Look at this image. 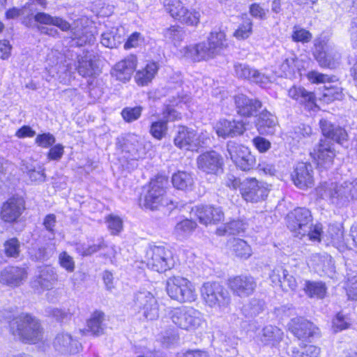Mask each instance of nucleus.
Here are the masks:
<instances>
[{"label": "nucleus", "instance_id": "61", "mask_svg": "<svg viewBox=\"0 0 357 357\" xmlns=\"http://www.w3.org/2000/svg\"><path fill=\"white\" fill-rule=\"evenodd\" d=\"M4 252L7 257L16 258L20 255V242L16 238L6 241L3 245Z\"/></svg>", "mask_w": 357, "mask_h": 357}, {"label": "nucleus", "instance_id": "2", "mask_svg": "<svg viewBox=\"0 0 357 357\" xmlns=\"http://www.w3.org/2000/svg\"><path fill=\"white\" fill-rule=\"evenodd\" d=\"M167 179L163 176H157L151 179L149 190L144 197L143 205L150 210H162L164 213L171 211L177 203L165 196Z\"/></svg>", "mask_w": 357, "mask_h": 357}, {"label": "nucleus", "instance_id": "22", "mask_svg": "<svg viewBox=\"0 0 357 357\" xmlns=\"http://www.w3.org/2000/svg\"><path fill=\"white\" fill-rule=\"evenodd\" d=\"M294 184L300 189L312 188L314 185L312 167L309 163L298 162L291 174Z\"/></svg>", "mask_w": 357, "mask_h": 357}, {"label": "nucleus", "instance_id": "53", "mask_svg": "<svg viewBox=\"0 0 357 357\" xmlns=\"http://www.w3.org/2000/svg\"><path fill=\"white\" fill-rule=\"evenodd\" d=\"M263 310V303L257 299H252L243 305L242 311L245 317H252L258 315Z\"/></svg>", "mask_w": 357, "mask_h": 357}, {"label": "nucleus", "instance_id": "12", "mask_svg": "<svg viewBox=\"0 0 357 357\" xmlns=\"http://www.w3.org/2000/svg\"><path fill=\"white\" fill-rule=\"evenodd\" d=\"M227 153L226 156L229 157L235 165L242 171H249L255 165V157L249 149L234 141L227 142Z\"/></svg>", "mask_w": 357, "mask_h": 357}, {"label": "nucleus", "instance_id": "19", "mask_svg": "<svg viewBox=\"0 0 357 357\" xmlns=\"http://www.w3.org/2000/svg\"><path fill=\"white\" fill-rule=\"evenodd\" d=\"M289 330L298 340H308L318 335L319 328L312 322L303 317H295L291 319Z\"/></svg>", "mask_w": 357, "mask_h": 357}, {"label": "nucleus", "instance_id": "11", "mask_svg": "<svg viewBox=\"0 0 357 357\" xmlns=\"http://www.w3.org/2000/svg\"><path fill=\"white\" fill-rule=\"evenodd\" d=\"M171 319L178 327L186 331L197 328L202 324L201 313L191 307H176L169 313Z\"/></svg>", "mask_w": 357, "mask_h": 357}, {"label": "nucleus", "instance_id": "20", "mask_svg": "<svg viewBox=\"0 0 357 357\" xmlns=\"http://www.w3.org/2000/svg\"><path fill=\"white\" fill-rule=\"evenodd\" d=\"M24 200L20 197H13L4 202L1 207V217L5 223H14L24 210Z\"/></svg>", "mask_w": 357, "mask_h": 357}, {"label": "nucleus", "instance_id": "29", "mask_svg": "<svg viewBox=\"0 0 357 357\" xmlns=\"http://www.w3.org/2000/svg\"><path fill=\"white\" fill-rule=\"evenodd\" d=\"M54 348L62 353L75 354L82 348L81 344L67 333H59L54 341Z\"/></svg>", "mask_w": 357, "mask_h": 357}, {"label": "nucleus", "instance_id": "8", "mask_svg": "<svg viewBox=\"0 0 357 357\" xmlns=\"http://www.w3.org/2000/svg\"><path fill=\"white\" fill-rule=\"evenodd\" d=\"M314 56L323 68H336L340 63L341 53L333 43L326 38H321L314 44Z\"/></svg>", "mask_w": 357, "mask_h": 357}, {"label": "nucleus", "instance_id": "47", "mask_svg": "<svg viewBox=\"0 0 357 357\" xmlns=\"http://www.w3.org/2000/svg\"><path fill=\"white\" fill-rule=\"evenodd\" d=\"M232 251L241 258L248 259L252 255L250 246L244 241L240 238H234L231 245Z\"/></svg>", "mask_w": 357, "mask_h": 357}, {"label": "nucleus", "instance_id": "24", "mask_svg": "<svg viewBox=\"0 0 357 357\" xmlns=\"http://www.w3.org/2000/svg\"><path fill=\"white\" fill-rule=\"evenodd\" d=\"M288 96L310 112H316L319 109L314 93L307 91L303 86H293L289 89Z\"/></svg>", "mask_w": 357, "mask_h": 357}, {"label": "nucleus", "instance_id": "26", "mask_svg": "<svg viewBox=\"0 0 357 357\" xmlns=\"http://www.w3.org/2000/svg\"><path fill=\"white\" fill-rule=\"evenodd\" d=\"M215 129L218 137L227 138L242 135L245 128L242 121L220 119L216 123Z\"/></svg>", "mask_w": 357, "mask_h": 357}, {"label": "nucleus", "instance_id": "39", "mask_svg": "<svg viewBox=\"0 0 357 357\" xmlns=\"http://www.w3.org/2000/svg\"><path fill=\"white\" fill-rule=\"evenodd\" d=\"M75 24L76 26L71 29V32L74 39L77 40L79 45L82 46L86 43L90 44L95 41L96 38L88 26H84L81 21H77Z\"/></svg>", "mask_w": 357, "mask_h": 357}, {"label": "nucleus", "instance_id": "32", "mask_svg": "<svg viewBox=\"0 0 357 357\" xmlns=\"http://www.w3.org/2000/svg\"><path fill=\"white\" fill-rule=\"evenodd\" d=\"M278 126L275 116L264 110L260 113L256 123V127L261 135H273Z\"/></svg>", "mask_w": 357, "mask_h": 357}, {"label": "nucleus", "instance_id": "55", "mask_svg": "<svg viewBox=\"0 0 357 357\" xmlns=\"http://www.w3.org/2000/svg\"><path fill=\"white\" fill-rule=\"evenodd\" d=\"M331 257L327 255L312 254L307 260V264L314 268L324 271L326 264L331 261Z\"/></svg>", "mask_w": 357, "mask_h": 357}, {"label": "nucleus", "instance_id": "35", "mask_svg": "<svg viewBox=\"0 0 357 357\" xmlns=\"http://www.w3.org/2000/svg\"><path fill=\"white\" fill-rule=\"evenodd\" d=\"M77 70L82 77H91L97 73L98 67L93 59L92 54L85 53L84 55L78 56Z\"/></svg>", "mask_w": 357, "mask_h": 357}, {"label": "nucleus", "instance_id": "5", "mask_svg": "<svg viewBox=\"0 0 357 357\" xmlns=\"http://www.w3.org/2000/svg\"><path fill=\"white\" fill-rule=\"evenodd\" d=\"M200 294L204 303L216 311L223 312L231 304L229 292L219 282H204L200 288Z\"/></svg>", "mask_w": 357, "mask_h": 357}, {"label": "nucleus", "instance_id": "63", "mask_svg": "<svg viewBox=\"0 0 357 357\" xmlns=\"http://www.w3.org/2000/svg\"><path fill=\"white\" fill-rule=\"evenodd\" d=\"M324 96L327 98L328 100H341L343 94L342 88L337 86L328 84L324 86Z\"/></svg>", "mask_w": 357, "mask_h": 357}, {"label": "nucleus", "instance_id": "64", "mask_svg": "<svg viewBox=\"0 0 357 357\" xmlns=\"http://www.w3.org/2000/svg\"><path fill=\"white\" fill-rule=\"evenodd\" d=\"M346 291L349 299L357 301V273L348 276Z\"/></svg>", "mask_w": 357, "mask_h": 357}, {"label": "nucleus", "instance_id": "38", "mask_svg": "<svg viewBox=\"0 0 357 357\" xmlns=\"http://www.w3.org/2000/svg\"><path fill=\"white\" fill-rule=\"evenodd\" d=\"M314 134L310 126L305 124H300L294 128L291 133V137L299 145L311 144L314 139Z\"/></svg>", "mask_w": 357, "mask_h": 357}, {"label": "nucleus", "instance_id": "10", "mask_svg": "<svg viewBox=\"0 0 357 357\" xmlns=\"http://www.w3.org/2000/svg\"><path fill=\"white\" fill-rule=\"evenodd\" d=\"M144 262L149 268L165 272L174 266V261L172 252L162 246L151 245L144 256Z\"/></svg>", "mask_w": 357, "mask_h": 357}, {"label": "nucleus", "instance_id": "60", "mask_svg": "<svg viewBox=\"0 0 357 357\" xmlns=\"http://www.w3.org/2000/svg\"><path fill=\"white\" fill-rule=\"evenodd\" d=\"M320 349L314 345H305L301 351H292V357H319Z\"/></svg>", "mask_w": 357, "mask_h": 357}, {"label": "nucleus", "instance_id": "25", "mask_svg": "<svg viewBox=\"0 0 357 357\" xmlns=\"http://www.w3.org/2000/svg\"><path fill=\"white\" fill-rule=\"evenodd\" d=\"M234 69L236 77L243 79H248L259 84L261 86H265L270 82V78L261 73L256 69L251 68L248 64L243 63H236L234 65Z\"/></svg>", "mask_w": 357, "mask_h": 357}, {"label": "nucleus", "instance_id": "45", "mask_svg": "<svg viewBox=\"0 0 357 357\" xmlns=\"http://www.w3.org/2000/svg\"><path fill=\"white\" fill-rule=\"evenodd\" d=\"M165 39L172 43L175 46L179 44L185 38V31L178 25H172L164 30Z\"/></svg>", "mask_w": 357, "mask_h": 357}, {"label": "nucleus", "instance_id": "23", "mask_svg": "<svg viewBox=\"0 0 357 357\" xmlns=\"http://www.w3.org/2000/svg\"><path fill=\"white\" fill-rule=\"evenodd\" d=\"M137 63V57L135 55H130L114 65L112 68L111 75L117 80L125 83L130 79Z\"/></svg>", "mask_w": 357, "mask_h": 357}, {"label": "nucleus", "instance_id": "37", "mask_svg": "<svg viewBox=\"0 0 357 357\" xmlns=\"http://www.w3.org/2000/svg\"><path fill=\"white\" fill-rule=\"evenodd\" d=\"M321 225H291L290 229H296V236L301 235V238L307 236L309 240L321 241Z\"/></svg>", "mask_w": 357, "mask_h": 357}, {"label": "nucleus", "instance_id": "48", "mask_svg": "<svg viewBox=\"0 0 357 357\" xmlns=\"http://www.w3.org/2000/svg\"><path fill=\"white\" fill-rule=\"evenodd\" d=\"M308 80L312 84H332L336 82L337 79L334 75H328L317 70H311L307 75Z\"/></svg>", "mask_w": 357, "mask_h": 357}, {"label": "nucleus", "instance_id": "42", "mask_svg": "<svg viewBox=\"0 0 357 357\" xmlns=\"http://www.w3.org/2000/svg\"><path fill=\"white\" fill-rule=\"evenodd\" d=\"M200 17L199 11L186 7L176 20L187 26L196 27L199 24Z\"/></svg>", "mask_w": 357, "mask_h": 357}, {"label": "nucleus", "instance_id": "36", "mask_svg": "<svg viewBox=\"0 0 357 357\" xmlns=\"http://www.w3.org/2000/svg\"><path fill=\"white\" fill-rule=\"evenodd\" d=\"M159 66L156 62H149L142 70L136 72L135 79L139 86H146L154 78L158 73Z\"/></svg>", "mask_w": 357, "mask_h": 357}, {"label": "nucleus", "instance_id": "15", "mask_svg": "<svg viewBox=\"0 0 357 357\" xmlns=\"http://www.w3.org/2000/svg\"><path fill=\"white\" fill-rule=\"evenodd\" d=\"M224 220V213L220 207L197 206L192 208L188 223H218Z\"/></svg>", "mask_w": 357, "mask_h": 357}, {"label": "nucleus", "instance_id": "62", "mask_svg": "<svg viewBox=\"0 0 357 357\" xmlns=\"http://www.w3.org/2000/svg\"><path fill=\"white\" fill-rule=\"evenodd\" d=\"M142 107L140 106L134 107H126L121 112L123 119L126 122H132L137 120L142 114Z\"/></svg>", "mask_w": 357, "mask_h": 357}, {"label": "nucleus", "instance_id": "30", "mask_svg": "<svg viewBox=\"0 0 357 357\" xmlns=\"http://www.w3.org/2000/svg\"><path fill=\"white\" fill-rule=\"evenodd\" d=\"M283 335L282 331L278 327L268 325L262 328L257 337L264 345L276 347L282 340Z\"/></svg>", "mask_w": 357, "mask_h": 357}, {"label": "nucleus", "instance_id": "41", "mask_svg": "<svg viewBox=\"0 0 357 357\" xmlns=\"http://www.w3.org/2000/svg\"><path fill=\"white\" fill-rule=\"evenodd\" d=\"M289 223H310L312 220L311 212L306 208H296L287 215Z\"/></svg>", "mask_w": 357, "mask_h": 357}, {"label": "nucleus", "instance_id": "14", "mask_svg": "<svg viewBox=\"0 0 357 357\" xmlns=\"http://www.w3.org/2000/svg\"><path fill=\"white\" fill-rule=\"evenodd\" d=\"M135 307L147 320H155L159 317V307L154 296L148 291H140L135 297Z\"/></svg>", "mask_w": 357, "mask_h": 357}, {"label": "nucleus", "instance_id": "54", "mask_svg": "<svg viewBox=\"0 0 357 357\" xmlns=\"http://www.w3.org/2000/svg\"><path fill=\"white\" fill-rule=\"evenodd\" d=\"M135 142L136 143L132 144V146L129 147L128 141L123 147V150L130 154L128 158L130 160V165L132 169L137 167V161L142 158V155L139 153L141 145L137 141H135Z\"/></svg>", "mask_w": 357, "mask_h": 357}, {"label": "nucleus", "instance_id": "13", "mask_svg": "<svg viewBox=\"0 0 357 357\" xmlns=\"http://www.w3.org/2000/svg\"><path fill=\"white\" fill-rule=\"evenodd\" d=\"M268 192V185L255 178H247L241 182V194L246 202L257 203L263 201Z\"/></svg>", "mask_w": 357, "mask_h": 357}, {"label": "nucleus", "instance_id": "50", "mask_svg": "<svg viewBox=\"0 0 357 357\" xmlns=\"http://www.w3.org/2000/svg\"><path fill=\"white\" fill-rule=\"evenodd\" d=\"M253 23L250 18H246L234 31V36L238 40H245L252 33Z\"/></svg>", "mask_w": 357, "mask_h": 357}, {"label": "nucleus", "instance_id": "49", "mask_svg": "<svg viewBox=\"0 0 357 357\" xmlns=\"http://www.w3.org/2000/svg\"><path fill=\"white\" fill-rule=\"evenodd\" d=\"M107 247L103 240H98L97 243L91 245H86L84 244H77L76 250L82 256H89L99 250H103Z\"/></svg>", "mask_w": 357, "mask_h": 357}, {"label": "nucleus", "instance_id": "40", "mask_svg": "<svg viewBox=\"0 0 357 357\" xmlns=\"http://www.w3.org/2000/svg\"><path fill=\"white\" fill-rule=\"evenodd\" d=\"M34 19L40 24L54 25L63 31L70 29V24L66 20L59 17H53L45 13H38L35 15Z\"/></svg>", "mask_w": 357, "mask_h": 357}, {"label": "nucleus", "instance_id": "7", "mask_svg": "<svg viewBox=\"0 0 357 357\" xmlns=\"http://www.w3.org/2000/svg\"><path fill=\"white\" fill-rule=\"evenodd\" d=\"M166 289L169 296L179 303H191L197 299V295L192 283L181 276L169 278Z\"/></svg>", "mask_w": 357, "mask_h": 357}, {"label": "nucleus", "instance_id": "44", "mask_svg": "<svg viewBox=\"0 0 357 357\" xmlns=\"http://www.w3.org/2000/svg\"><path fill=\"white\" fill-rule=\"evenodd\" d=\"M103 320V312L98 311L93 312L87 321L88 330L94 335H102L104 331Z\"/></svg>", "mask_w": 357, "mask_h": 357}, {"label": "nucleus", "instance_id": "6", "mask_svg": "<svg viewBox=\"0 0 357 357\" xmlns=\"http://www.w3.org/2000/svg\"><path fill=\"white\" fill-rule=\"evenodd\" d=\"M167 91V102L165 103V108L162 111V120L167 123L169 121H174L181 118V114L178 112L174 106L182 107L183 105H186L190 99V96L184 93L181 89V85L177 84L173 86L172 83H169L166 87Z\"/></svg>", "mask_w": 357, "mask_h": 357}, {"label": "nucleus", "instance_id": "43", "mask_svg": "<svg viewBox=\"0 0 357 357\" xmlns=\"http://www.w3.org/2000/svg\"><path fill=\"white\" fill-rule=\"evenodd\" d=\"M304 291L310 298H323L326 293V287L322 282L307 281Z\"/></svg>", "mask_w": 357, "mask_h": 357}, {"label": "nucleus", "instance_id": "46", "mask_svg": "<svg viewBox=\"0 0 357 357\" xmlns=\"http://www.w3.org/2000/svg\"><path fill=\"white\" fill-rule=\"evenodd\" d=\"M162 4L165 11L175 20L187 7L181 0H163Z\"/></svg>", "mask_w": 357, "mask_h": 357}, {"label": "nucleus", "instance_id": "58", "mask_svg": "<svg viewBox=\"0 0 357 357\" xmlns=\"http://www.w3.org/2000/svg\"><path fill=\"white\" fill-rule=\"evenodd\" d=\"M312 38V33L301 27L295 26L291 33V38L294 42L306 43L311 40Z\"/></svg>", "mask_w": 357, "mask_h": 357}, {"label": "nucleus", "instance_id": "18", "mask_svg": "<svg viewBox=\"0 0 357 357\" xmlns=\"http://www.w3.org/2000/svg\"><path fill=\"white\" fill-rule=\"evenodd\" d=\"M105 27V30L100 37V43L104 47L116 48L125 40L126 31L123 26L107 20Z\"/></svg>", "mask_w": 357, "mask_h": 357}, {"label": "nucleus", "instance_id": "34", "mask_svg": "<svg viewBox=\"0 0 357 357\" xmlns=\"http://www.w3.org/2000/svg\"><path fill=\"white\" fill-rule=\"evenodd\" d=\"M172 183L177 190L190 191L195 185V179L191 172L177 171L172 176Z\"/></svg>", "mask_w": 357, "mask_h": 357}, {"label": "nucleus", "instance_id": "27", "mask_svg": "<svg viewBox=\"0 0 357 357\" xmlns=\"http://www.w3.org/2000/svg\"><path fill=\"white\" fill-rule=\"evenodd\" d=\"M236 112L242 116L250 117L255 115L261 103L257 99H251L243 94L234 97Z\"/></svg>", "mask_w": 357, "mask_h": 357}, {"label": "nucleus", "instance_id": "1", "mask_svg": "<svg viewBox=\"0 0 357 357\" xmlns=\"http://www.w3.org/2000/svg\"><path fill=\"white\" fill-rule=\"evenodd\" d=\"M319 124L325 138L320 139L318 146L314 149L311 155L317 160L319 167L327 169L333 165L335 155L330 140L342 144L347 141V133L344 128L335 126L326 119L320 120Z\"/></svg>", "mask_w": 357, "mask_h": 357}, {"label": "nucleus", "instance_id": "56", "mask_svg": "<svg viewBox=\"0 0 357 357\" xmlns=\"http://www.w3.org/2000/svg\"><path fill=\"white\" fill-rule=\"evenodd\" d=\"M56 142V137L50 132H43L36 135L35 144L43 149H49Z\"/></svg>", "mask_w": 357, "mask_h": 357}, {"label": "nucleus", "instance_id": "31", "mask_svg": "<svg viewBox=\"0 0 357 357\" xmlns=\"http://www.w3.org/2000/svg\"><path fill=\"white\" fill-rule=\"evenodd\" d=\"M24 268L9 266L0 273V282L8 285L18 286L26 278Z\"/></svg>", "mask_w": 357, "mask_h": 357}, {"label": "nucleus", "instance_id": "33", "mask_svg": "<svg viewBox=\"0 0 357 357\" xmlns=\"http://www.w3.org/2000/svg\"><path fill=\"white\" fill-rule=\"evenodd\" d=\"M207 41L216 55L220 54L228 45L225 32L220 28H214L210 32Z\"/></svg>", "mask_w": 357, "mask_h": 357}, {"label": "nucleus", "instance_id": "16", "mask_svg": "<svg viewBox=\"0 0 357 357\" xmlns=\"http://www.w3.org/2000/svg\"><path fill=\"white\" fill-rule=\"evenodd\" d=\"M227 285L234 295L245 298L253 294L257 287V281L251 275H241L229 278Z\"/></svg>", "mask_w": 357, "mask_h": 357}, {"label": "nucleus", "instance_id": "21", "mask_svg": "<svg viewBox=\"0 0 357 357\" xmlns=\"http://www.w3.org/2000/svg\"><path fill=\"white\" fill-rule=\"evenodd\" d=\"M181 52L185 58L194 62L207 61L217 56L208 43L205 42L188 45Z\"/></svg>", "mask_w": 357, "mask_h": 357}, {"label": "nucleus", "instance_id": "51", "mask_svg": "<svg viewBox=\"0 0 357 357\" xmlns=\"http://www.w3.org/2000/svg\"><path fill=\"white\" fill-rule=\"evenodd\" d=\"M54 250L55 248L54 245H46L36 250H33L31 252V257L36 261H45L53 255Z\"/></svg>", "mask_w": 357, "mask_h": 357}, {"label": "nucleus", "instance_id": "3", "mask_svg": "<svg viewBox=\"0 0 357 357\" xmlns=\"http://www.w3.org/2000/svg\"><path fill=\"white\" fill-rule=\"evenodd\" d=\"M317 193L321 198L328 199L331 203L343 206L351 200L357 199V178L340 184L325 183L317 188Z\"/></svg>", "mask_w": 357, "mask_h": 357}, {"label": "nucleus", "instance_id": "52", "mask_svg": "<svg viewBox=\"0 0 357 357\" xmlns=\"http://www.w3.org/2000/svg\"><path fill=\"white\" fill-rule=\"evenodd\" d=\"M167 123L165 121L160 119L151 123L150 133L156 139H162L167 134Z\"/></svg>", "mask_w": 357, "mask_h": 357}, {"label": "nucleus", "instance_id": "9", "mask_svg": "<svg viewBox=\"0 0 357 357\" xmlns=\"http://www.w3.org/2000/svg\"><path fill=\"white\" fill-rule=\"evenodd\" d=\"M210 138L207 132L198 134L196 130L186 126L178 127L174 142L176 146L185 151H195L208 145Z\"/></svg>", "mask_w": 357, "mask_h": 357}, {"label": "nucleus", "instance_id": "4", "mask_svg": "<svg viewBox=\"0 0 357 357\" xmlns=\"http://www.w3.org/2000/svg\"><path fill=\"white\" fill-rule=\"evenodd\" d=\"M13 335L26 343L35 344L43 338V328L38 320L28 314H22L10 323Z\"/></svg>", "mask_w": 357, "mask_h": 357}, {"label": "nucleus", "instance_id": "17", "mask_svg": "<svg viewBox=\"0 0 357 357\" xmlns=\"http://www.w3.org/2000/svg\"><path fill=\"white\" fill-rule=\"evenodd\" d=\"M197 167L202 172L218 175L223 169L224 161L222 155L215 151L205 152L197 158Z\"/></svg>", "mask_w": 357, "mask_h": 357}, {"label": "nucleus", "instance_id": "28", "mask_svg": "<svg viewBox=\"0 0 357 357\" xmlns=\"http://www.w3.org/2000/svg\"><path fill=\"white\" fill-rule=\"evenodd\" d=\"M58 280L59 275L54 267L44 265L38 268L36 282L43 289H52L56 285Z\"/></svg>", "mask_w": 357, "mask_h": 357}, {"label": "nucleus", "instance_id": "59", "mask_svg": "<svg viewBox=\"0 0 357 357\" xmlns=\"http://www.w3.org/2000/svg\"><path fill=\"white\" fill-rule=\"evenodd\" d=\"M22 169L23 172L29 176L31 181L42 183L45 181L46 176L44 172V169L36 170L34 167L24 164Z\"/></svg>", "mask_w": 357, "mask_h": 357}, {"label": "nucleus", "instance_id": "57", "mask_svg": "<svg viewBox=\"0 0 357 357\" xmlns=\"http://www.w3.org/2000/svg\"><path fill=\"white\" fill-rule=\"evenodd\" d=\"M351 322L349 318L342 312H338L333 319L332 327L335 333L347 329L349 328Z\"/></svg>", "mask_w": 357, "mask_h": 357}]
</instances>
